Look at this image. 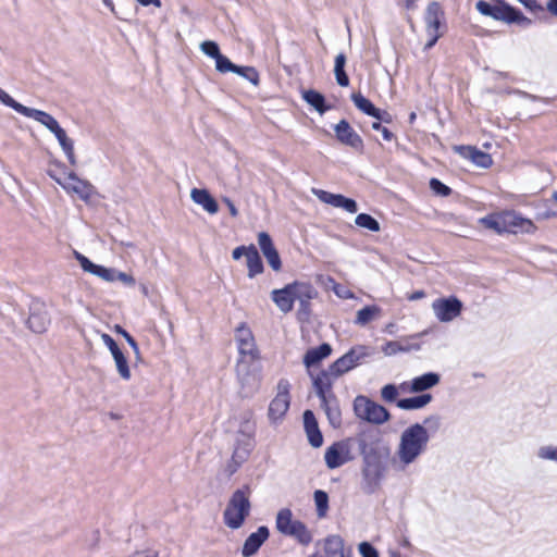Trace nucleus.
Instances as JSON below:
<instances>
[{
    "label": "nucleus",
    "instance_id": "f257e3e1",
    "mask_svg": "<svg viewBox=\"0 0 557 557\" xmlns=\"http://www.w3.org/2000/svg\"><path fill=\"white\" fill-rule=\"evenodd\" d=\"M361 488L363 493L372 495L376 493L386 478L387 460L391 448L384 442L379 430H374L368 443H364L361 453Z\"/></svg>",
    "mask_w": 557,
    "mask_h": 557
},
{
    "label": "nucleus",
    "instance_id": "f03ea898",
    "mask_svg": "<svg viewBox=\"0 0 557 557\" xmlns=\"http://www.w3.org/2000/svg\"><path fill=\"white\" fill-rule=\"evenodd\" d=\"M440 420L438 416H430L423 420V424L413 423L401 432L396 456L403 468L413 463L425 453L431 438L425 425L437 429Z\"/></svg>",
    "mask_w": 557,
    "mask_h": 557
},
{
    "label": "nucleus",
    "instance_id": "7ed1b4c3",
    "mask_svg": "<svg viewBox=\"0 0 557 557\" xmlns=\"http://www.w3.org/2000/svg\"><path fill=\"white\" fill-rule=\"evenodd\" d=\"M374 428H364L355 435L334 442L324 454L325 465L329 469H337L361 455L364 443H368L374 432Z\"/></svg>",
    "mask_w": 557,
    "mask_h": 557
},
{
    "label": "nucleus",
    "instance_id": "20e7f679",
    "mask_svg": "<svg viewBox=\"0 0 557 557\" xmlns=\"http://www.w3.org/2000/svg\"><path fill=\"white\" fill-rule=\"evenodd\" d=\"M251 487L248 484L235 490L223 512V521L232 530L239 529L251 510Z\"/></svg>",
    "mask_w": 557,
    "mask_h": 557
},
{
    "label": "nucleus",
    "instance_id": "39448f33",
    "mask_svg": "<svg viewBox=\"0 0 557 557\" xmlns=\"http://www.w3.org/2000/svg\"><path fill=\"white\" fill-rule=\"evenodd\" d=\"M255 424L249 420L242 422L239 430L237 431L234 450L230 462L226 466V471L230 475L234 474L240 466L246 462L250 456L255 443Z\"/></svg>",
    "mask_w": 557,
    "mask_h": 557
},
{
    "label": "nucleus",
    "instance_id": "423d86ee",
    "mask_svg": "<svg viewBox=\"0 0 557 557\" xmlns=\"http://www.w3.org/2000/svg\"><path fill=\"white\" fill-rule=\"evenodd\" d=\"M237 379L240 385V395L243 397L253 396L261 384V362L260 360L237 361Z\"/></svg>",
    "mask_w": 557,
    "mask_h": 557
},
{
    "label": "nucleus",
    "instance_id": "0eeeda50",
    "mask_svg": "<svg viewBox=\"0 0 557 557\" xmlns=\"http://www.w3.org/2000/svg\"><path fill=\"white\" fill-rule=\"evenodd\" d=\"M33 120L47 127L55 136L70 164L75 165L74 141L67 137L66 132L60 126L59 122L51 114L41 110L37 111Z\"/></svg>",
    "mask_w": 557,
    "mask_h": 557
},
{
    "label": "nucleus",
    "instance_id": "6e6552de",
    "mask_svg": "<svg viewBox=\"0 0 557 557\" xmlns=\"http://www.w3.org/2000/svg\"><path fill=\"white\" fill-rule=\"evenodd\" d=\"M354 410L359 419L373 424H383L391 417L385 407L361 395L355 398Z\"/></svg>",
    "mask_w": 557,
    "mask_h": 557
},
{
    "label": "nucleus",
    "instance_id": "1a4fd4ad",
    "mask_svg": "<svg viewBox=\"0 0 557 557\" xmlns=\"http://www.w3.org/2000/svg\"><path fill=\"white\" fill-rule=\"evenodd\" d=\"M290 384L286 379H281L277 383V393L271 400L268 409V418L273 425L283 421L290 406L289 396Z\"/></svg>",
    "mask_w": 557,
    "mask_h": 557
},
{
    "label": "nucleus",
    "instance_id": "9d476101",
    "mask_svg": "<svg viewBox=\"0 0 557 557\" xmlns=\"http://www.w3.org/2000/svg\"><path fill=\"white\" fill-rule=\"evenodd\" d=\"M235 339L239 352L238 361L260 360L259 350L257 349L252 332L245 323H242L236 329Z\"/></svg>",
    "mask_w": 557,
    "mask_h": 557
},
{
    "label": "nucleus",
    "instance_id": "9b49d317",
    "mask_svg": "<svg viewBox=\"0 0 557 557\" xmlns=\"http://www.w3.org/2000/svg\"><path fill=\"white\" fill-rule=\"evenodd\" d=\"M368 355L366 346H355L329 366L330 372L339 377L356 368Z\"/></svg>",
    "mask_w": 557,
    "mask_h": 557
},
{
    "label": "nucleus",
    "instance_id": "f8f14e48",
    "mask_svg": "<svg viewBox=\"0 0 557 557\" xmlns=\"http://www.w3.org/2000/svg\"><path fill=\"white\" fill-rule=\"evenodd\" d=\"M433 312L440 322H450L460 315L462 302L455 296L437 298L432 304Z\"/></svg>",
    "mask_w": 557,
    "mask_h": 557
},
{
    "label": "nucleus",
    "instance_id": "ddd939ff",
    "mask_svg": "<svg viewBox=\"0 0 557 557\" xmlns=\"http://www.w3.org/2000/svg\"><path fill=\"white\" fill-rule=\"evenodd\" d=\"M27 324L34 333L41 334L47 331L50 324V317L47 307L42 301H32Z\"/></svg>",
    "mask_w": 557,
    "mask_h": 557
},
{
    "label": "nucleus",
    "instance_id": "4468645a",
    "mask_svg": "<svg viewBox=\"0 0 557 557\" xmlns=\"http://www.w3.org/2000/svg\"><path fill=\"white\" fill-rule=\"evenodd\" d=\"M302 283L304 282L296 281L287 284L281 289L272 290L271 298L282 312L287 313L292 311L294 302L296 301L299 286L302 285Z\"/></svg>",
    "mask_w": 557,
    "mask_h": 557
},
{
    "label": "nucleus",
    "instance_id": "2eb2a0df",
    "mask_svg": "<svg viewBox=\"0 0 557 557\" xmlns=\"http://www.w3.org/2000/svg\"><path fill=\"white\" fill-rule=\"evenodd\" d=\"M65 190L76 194L82 200L87 201L95 193V187L87 181L81 180L74 172L67 173L64 181L57 180Z\"/></svg>",
    "mask_w": 557,
    "mask_h": 557
},
{
    "label": "nucleus",
    "instance_id": "dca6fc26",
    "mask_svg": "<svg viewBox=\"0 0 557 557\" xmlns=\"http://www.w3.org/2000/svg\"><path fill=\"white\" fill-rule=\"evenodd\" d=\"M312 194L322 202L330 205L334 208H341L349 213H356L358 211L357 202L347 198L341 194H333L323 189L312 188Z\"/></svg>",
    "mask_w": 557,
    "mask_h": 557
},
{
    "label": "nucleus",
    "instance_id": "f3484780",
    "mask_svg": "<svg viewBox=\"0 0 557 557\" xmlns=\"http://www.w3.org/2000/svg\"><path fill=\"white\" fill-rule=\"evenodd\" d=\"M334 132L337 140L341 144L357 150L363 148L362 138L357 134V132L350 126V124L346 120H341L334 126Z\"/></svg>",
    "mask_w": 557,
    "mask_h": 557
},
{
    "label": "nucleus",
    "instance_id": "a211bd4d",
    "mask_svg": "<svg viewBox=\"0 0 557 557\" xmlns=\"http://www.w3.org/2000/svg\"><path fill=\"white\" fill-rule=\"evenodd\" d=\"M74 257L85 272L90 273L104 282H114V273L116 269L96 264L78 251H74Z\"/></svg>",
    "mask_w": 557,
    "mask_h": 557
},
{
    "label": "nucleus",
    "instance_id": "6ab92c4d",
    "mask_svg": "<svg viewBox=\"0 0 557 557\" xmlns=\"http://www.w3.org/2000/svg\"><path fill=\"white\" fill-rule=\"evenodd\" d=\"M309 374L312 377L313 388L320 400L335 396L332 387L334 380L338 376H335L334 373L330 372V367L326 370L321 371L315 376H313L310 372Z\"/></svg>",
    "mask_w": 557,
    "mask_h": 557
},
{
    "label": "nucleus",
    "instance_id": "aec40b11",
    "mask_svg": "<svg viewBox=\"0 0 557 557\" xmlns=\"http://www.w3.org/2000/svg\"><path fill=\"white\" fill-rule=\"evenodd\" d=\"M268 527L261 525L256 532H252L244 542L242 547L243 557H251L258 553L263 543L269 539Z\"/></svg>",
    "mask_w": 557,
    "mask_h": 557
},
{
    "label": "nucleus",
    "instance_id": "412c9836",
    "mask_svg": "<svg viewBox=\"0 0 557 557\" xmlns=\"http://www.w3.org/2000/svg\"><path fill=\"white\" fill-rule=\"evenodd\" d=\"M351 101L356 106L358 110L363 112L364 114L372 116L379 121L389 122V114L387 112L381 111L376 108L368 98H366L360 92H354L351 95Z\"/></svg>",
    "mask_w": 557,
    "mask_h": 557
},
{
    "label": "nucleus",
    "instance_id": "4be33fe9",
    "mask_svg": "<svg viewBox=\"0 0 557 557\" xmlns=\"http://www.w3.org/2000/svg\"><path fill=\"white\" fill-rule=\"evenodd\" d=\"M318 295L317 289L307 282L299 286L296 300L299 301L298 318L299 320H307L310 314V300Z\"/></svg>",
    "mask_w": 557,
    "mask_h": 557
},
{
    "label": "nucleus",
    "instance_id": "5701e85b",
    "mask_svg": "<svg viewBox=\"0 0 557 557\" xmlns=\"http://www.w3.org/2000/svg\"><path fill=\"white\" fill-rule=\"evenodd\" d=\"M505 233H517L518 231L524 233H532L535 228L531 220L524 219L513 211L504 212Z\"/></svg>",
    "mask_w": 557,
    "mask_h": 557
},
{
    "label": "nucleus",
    "instance_id": "b1692460",
    "mask_svg": "<svg viewBox=\"0 0 557 557\" xmlns=\"http://www.w3.org/2000/svg\"><path fill=\"white\" fill-rule=\"evenodd\" d=\"M304 426L309 444L314 448L321 447L323 444V435L319 429L315 416L311 410L304 412Z\"/></svg>",
    "mask_w": 557,
    "mask_h": 557
},
{
    "label": "nucleus",
    "instance_id": "393cba45",
    "mask_svg": "<svg viewBox=\"0 0 557 557\" xmlns=\"http://www.w3.org/2000/svg\"><path fill=\"white\" fill-rule=\"evenodd\" d=\"M441 381L440 374L435 372H426L422 375L416 376L410 382V392L411 393H422L428 391L435 385H437Z\"/></svg>",
    "mask_w": 557,
    "mask_h": 557
},
{
    "label": "nucleus",
    "instance_id": "a878e982",
    "mask_svg": "<svg viewBox=\"0 0 557 557\" xmlns=\"http://www.w3.org/2000/svg\"><path fill=\"white\" fill-rule=\"evenodd\" d=\"M190 197L195 203L201 206L208 213L215 214L219 211L218 202L207 189L194 188Z\"/></svg>",
    "mask_w": 557,
    "mask_h": 557
},
{
    "label": "nucleus",
    "instance_id": "bb28decb",
    "mask_svg": "<svg viewBox=\"0 0 557 557\" xmlns=\"http://www.w3.org/2000/svg\"><path fill=\"white\" fill-rule=\"evenodd\" d=\"M321 407L324 410L330 424L333 428H338L342 424V412L336 396L320 400Z\"/></svg>",
    "mask_w": 557,
    "mask_h": 557
},
{
    "label": "nucleus",
    "instance_id": "cd10ccee",
    "mask_svg": "<svg viewBox=\"0 0 557 557\" xmlns=\"http://www.w3.org/2000/svg\"><path fill=\"white\" fill-rule=\"evenodd\" d=\"M332 352V347L327 343H323L318 347L310 348L304 356V364L310 369L323 359L327 358Z\"/></svg>",
    "mask_w": 557,
    "mask_h": 557
},
{
    "label": "nucleus",
    "instance_id": "c85d7f7f",
    "mask_svg": "<svg viewBox=\"0 0 557 557\" xmlns=\"http://www.w3.org/2000/svg\"><path fill=\"white\" fill-rule=\"evenodd\" d=\"M0 102L17 113L34 119L35 114L37 113L38 109L26 107L17 101H15L7 91L0 88Z\"/></svg>",
    "mask_w": 557,
    "mask_h": 557
},
{
    "label": "nucleus",
    "instance_id": "c756f323",
    "mask_svg": "<svg viewBox=\"0 0 557 557\" xmlns=\"http://www.w3.org/2000/svg\"><path fill=\"white\" fill-rule=\"evenodd\" d=\"M443 16V11L438 2L433 1L429 3L425 11V24L426 30H435L438 32L441 25V17Z\"/></svg>",
    "mask_w": 557,
    "mask_h": 557
},
{
    "label": "nucleus",
    "instance_id": "7c9ffc66",
    "mask_svg": "<svg viewBox=\"0 0 557 557\" xmlns=\"http://www.w3.org/2000/svg\"><path fill=\"white\" fill-rule=\"evenodd\" d=\"M432 398L431 394H420L409 398H401L397 400V407L403 410H417L430 404Z\"/></svg>",
    "mask_w": 557,
    "mask_h": 557
},
{
    "label": "nucleus",
    "instance_id": "2f4dec72",
    "mask_svg": "<svg viewBox=\"0 0 557 557\" xmlns=\"http://www.w3.org/2000/svg\"><path fill=\"white\" fill-rule=\"evenodd\" d=\"M298 521L299 520L293 519V512L289 508H283L276 515L275 527L280 533L288 535V531H290L292 528H294V523Z\"/></svg>",
    "mask_w": 557,
    "mask_h": 557
},
{
    "label": "nucleus",
    "instance_id": "473e14b6",
    "mask_svg": "<svg viewBox=\"0 0 557 557\" xmlns=\"http://www.w3.org/2000/svg\"><path fill=\"white\" fill-rule=\"evenodd\" d=\"M475 8L482 15L491 16L496 21L504 22L506 9L508 8V5L497 7L492 5L486 1L480 0L475 3Z\"/></svg>",
    "mask_w": 557,
    "mask_h": 557
},
{
    "label": "nucleus",
    "instance_id": "72a5a7b5",
    "mask_svg": "<svg viewBox=\"0 0 557 557\" xmlns=\"http://www.w3.org/2000/svg\"><path fill=\"white\" fill-rule=\"evenodd\" d=\"M304 100L314 108L320 114L325 113L331 109L330 106H326L324 96L313 89L305 90L302 92Z\"/></svg>",
    "mask_w": 557,
    "mask_h": 557
},
{
    "label": "nucleus",
    "instance_id": "f704fd0d",
    "mask_svg": "<svg viewBox=\"0 0 557 557\" xmlns=\"http://www.w3.org/2000/svg\"><path fill=\"white\" fill-rule=\"evenodd\" d=\"M246 260L250 278L263 272V263L256 246H249Z\"/></svg>",
    "mask_w": 557,
    "mask_h": 557
},
{
    "label": "nucleus",
    "instance_id": "c9c22d12",
    "mask_svg": "<svg viewBox=\"0 0 557 557\" xmlns=\"http://www.w3.org/2000/svg\"><path fill=\"white\" fill-rule=\"evenodd\" d=\"M288 532L289 533L287 536L294 537L299 544L304 546H307L312 542L313 536L311 531L300 520L297 523H294V528H292V530Z\"/></svg>",
    "mask_w": 557,
    "mask_h": 557
},
{
    "label": "nucleus",
    "instance_id": "e433bc0d",
    "mask_svg": "<svg viewBox=\"0 0 557 557\" xmlns=\"http://www.w3.org/2000/svg\"><path fill=\"white\" fill-rule=\"evenodd\" d=\"M345 64L346 55L341 52L335 58L334 74L336 83L342 87H347L349 85V77L345 72Z\"/></svg>",
    "mask_w": 557,
    "mask_h": 557
},
{
    "label": "nucleus",
    "instance_id": "4c0bfd02",
    "mask_svg": "<svg viewBox=\"0 0 557 557\" xmlns=\"http://www.w3.org/2000/svg\"><path fill=\"white\" fill-rule=\"evenodd\" d=\"M113 360L116 367V371L120 375V377L124 381H129L132 377L131 369L128 366V361L126 357L124 356L123 351L120 349L115 351L113 355Z\"/></svg>",
    "mask_w": 557,
    "mask_h": 557
},
{
    "label": "nucleus",
    "instance_id": "58836bf2",
    "mask_svg": "<svg viewBox=\"0 0 557 557\" xmlns=\"http://www.w3.org/2000/svg\"><path fill=\"white\" fill-rule=\"evenodd\" d=\"M504 22H506L508 24L516 23L523 27H529L532 24L531 18L527 17L525 15H523V13L520 10H518L511 5H508V8L506 9V15H505Z\"/></svg>",
    "mask_w": 557,
    "mask_h": 557
},
{
    "label": "nucleus",
    "instance_id": "ea45409f",
    "mask_svg": "<svg viewBox=\"0 0 557 557\" xmlns=\"http://www.w3.org/2000/svg\"><path fill=\"white\" fill-rule=\"evenodd\" d=\"M421 345L419 343L410 344V345H403L400 342L397 341H389L385 343V345L382 347V351L386 356H393L400 351H410V350H420Z\"/></svg>",
    "mask_w": 557,
    "mask_h": 557
},
{
    "label": "nucleus",
    "instance_id": "a19ab883",
    "mask_svg": "<svg viewBox=\"0 0 557 557\" xmlns=\"http://www.w3.org/2000/svg\"><path fill=\"white\" fill-rule=\"evenodd\" d=\"M468 157L469 159L478 166L487 169L492 165L493 160L492 157L483 152L481 150H478L476 148L468 147Z\"/></svg>",
    "mask_w": 557,
    "mask_h": 557
},
{
    "label": "nucleus",
    "instance_id": "79ce46f5",
    "mask_svg": "<svg viewBox=\"0 0 557 557\" xmlns=\"http://www.w3.org/2000/svg\"><path fill=\"white\" fill-rule=\"evenodd\" d=\"M481 224L486 228L494 230L498 234L505 233L504 213L490 214L480 220Z\"/></svg>",
    "mask_w": 557,
    "mask_h": 557
},
{
    "label": "nucleus",
    "instance_id": "37998d69",
    "mask_svg": "<svg viewBox=\"0 0 557 557\" xmlns=\"http://www.w3.org/2000/svg\"><path fill=\"white\" fill-rule=\"evenodd\" d=\"M313 499L317 508V515L319 518H324L329 510V495L322 490H317L313 493Z\"/></svg>",
    "mask_w": 557,
    "mask_h": 557
},
{
    "label": "nucleus",
    "instance_id": "c03bdc74",
    "mask_svg": "<svg viewBox=\"0 0 557 557\" xmlns=\"http://www.w3.org/2000/svg\"><path fill=\"white\" fill-rule=\"evenodd\" d=\"M355 223L357 226L371 232H379L381 230L379 221L368 213H359L355 219Z\"/></svg>",
    "mask_w": 557,
    "mask_h": 557
},
{
    "label": "nucleus",
    "instance_id": "a18cd8bd",
    "mask_svg": "<svg viewBox=\"0 0 557 557\" xmlns=\"http://www.w3.org/2000/svg\"><path fill=\"white\" fill-rule=\"evenodd\" d=\"M325 555L344 554V541L339 535H330L325 539Z\"/></svg>",
    "mask_w": 557,
    "mask_h": 557
},
{
    "label": "nucleus",
    "instance_id": "49530a36",
    "mask_svg": "<svg viewBox=\"0 0 557 557\" xmlns=\"http://www.w3.org/2000/svg\"><path fill=\"white\" fill-rule=\"evenodd\" d=\"M379 312H380V308L379 307H376V306H366V307L361 308L360 310H358L355 323L359 324V325H366Z\"/></svg>",
    "mask_w": 557,
    "mask_h": 557
},
{
    "label": "nucleus",
    "instance_id": "de8ad7c7",
    "mask_svg": "<svg viewBox=\"0 0 557 557\" xmlns=\"http://www.w3.org/2000/svg\"><path fill=\"white\" fill-rule=\"evenodd\" d=\"M234 73L242 76L246 81L250 82L252 85H259V73L252 66H239L237 65Z\"/></svg>",
    "mask_w": 557,
    "mask_h": 557
},
{
    "label": "nucleus",
    "instance_id": "09e8293b",
    "mask_svg": "<svg viewBox=\"0 0 557 557\" xmlns=\"http://www.w3.org/2000/svg\"><path fill=\"white\" fill-rule=\"evenodd\" d=\"M536 456L541 460H548L557 463V446L543 445L539 447Z\"/></svg>",
    "mask_w": 557,
    "mask_h": 557
},
{
    "label": "nucleus",
    "instance_id": "8fccbe9b",
    "mask_svg": "<svg viewBox=\"0 0 557 557\" xmlns=\"http://www.w3.org/2000/svg\"><path fill=\"white\" fill-rule=\"evenodd\" d=\"M236 66V64H234L227 57L222 53L215 60V70L220 73H234Z\"/></svg>",
    "mask_w": 557,
    "mask_h": 557
},
{
    "label": "nucleus",
    "instance_id": "3c124183",
    "mask_svg": "<svg viewBox=\"0 0 557 557\" xmlns=\"http://www.w3.org/2000/svg\"><path fill=\"white\" fill-rule=\"evenodd\" d=\"M200 49L206 55L214 60H216V58H219V55L221 54L219 45L212 40H206L201 42Z\"/></svg>",
    "mask_w": 557,
    "mask_h": 557
},
{
    "label": "nucleus",
    "instance_id": "603ef678",
    "mask_svg": "<svg viewBox=\"0 0 557 557\" xmlns=\"http://www.w3.org/2000/svg\"><path fill=\"white\" fill-rule=\"evenodd\" d=\"M263 256L264 258L267 259L269 265L274 270V271H280L281 268H282V262H281V258H280V255L276 250V248H272L265 252H263Z\"/></svg>",
    "mask_w": 557,
    "mask_h": 557
},
{
    "label": "nucleus",
    "instance_id": "864d4df0",
    "mask_svg": "<svg viewBox=\"0 0 557 557\" xmlns=\"http://www.w3.org/2000/svg\"><path fill=\"white\" fill-rule=\"evenodd\" d=\"M430 188L432 189V191L434 194L442 196V197H447L451 193V189L437 178L430 180Z\"/></svg>",
    "mask_w": 557,
    "mask_h": 557
},
{
    "label": "nucleus",
    "instance_id": "5fc2aeb1",
    "mask_svg": "<svg viewBox=\"0 0 557 557\" xmlns=\"http://www.w3.org/2000/svg\"><path fill=\"white\" fill-rule=\"evenodd\" d=\"M382 398L387 403H393L398 396V389L394 384H386L381 389Z\"/></svg>",
    "mask_w": 557,
    "mask_h": 557
},
{
    "label": "nucleus",
    "instance_id": "6e6d98bb",
    "mask_svg": "<svg viewBox=\"0 0 557 557\" xmlns=\"http://www.w3.org/2000/svg\"><path fill=\"white\" fill-rule=\"evenodd\" d=\"M114 331L119 334H121L124 339H126V342L128 343V345L132 347V349L134 350V352L138 356L139 355V347H138V344L137 342L134 339V337L126 331L124 330L121 325L116 324L114 326Z\"/></svg>",
    "mask_w": 557,
    "mask_h": 557
},
{
    "label": "nucleus",
    "instance_id": "4d7b16f0",
    "mask_svg": "<svg viewBox=\"0 0 557 557\" xmlns=\"http://www.w3.org/2000/svg\"><path fill=\"white\" fill-rule=\"evenodd\" d=\"M361 557H379L377 549L369 542H361L358 545Z\"/></svg>",
    "mask_w": 557,
    "mask_h": 557
},
{
    "label": "nucleus",
    "instance_id": "13d9d810",
    "mask_svg": "<svg viewBox=\"0 0 557 557\" xmlns=\"http://www.w3.org/2000/svg\"><path fill=\"white\" fill-rule=\"evenodd\" d=\"M258 244H259V247H260L262 253L274 248L272 238L267 232L259 233Z\"/></svg>",
    "mask_w": 557,
    "mask_h": 557
},
{
    "label": "nucleus",
    "instance_id": "bf43d9fd",
    "mask_svg": "<svg viewBox=\"0 0 557 557\" xmlns=\"http://www.w3.org/2000/svg\"><path fill=\"white\" fill-rule=\"evenodd\" d=\"M115 281H120L125 286H129V287H133L136 284V280L132 274H128L126 272H121L119 270H115V273H114V282Z\"/></svg>",
    "mask_w": 557,
    "mask_h": 557
},
{
    "label": "nucleus",
    "instance_id": "052dcab7",
    "mask_svg": "<svg viewBox=\"0 0 557 557\" xmlns=\"http://www.w3.org/2000/svg\"><path fill=\"white\" fill-rule=\"evenodd\" d=\"M381 122H382V121H379V120H376L375 122H373V123H372V128H373L374 131H379V132H381V134H382V136H383L384 140H386V141H391V140L393 139L394 135H393V133H392L388 128L384 127V126L381 124Z\"/></svg>",
    "mask_w": 557,
    "mask_h": 557
},
{
    "label": "nucleus",
    "instance_id": "680f3d73",
    "mask_svg": "<svg viewBox=\"0 0 557 557\" xmlns=\"http://www.w3.org/2000/svg\"><path fill=\"white\" fill-rule=\"evenodd\" d=\"M101 339H102L103 344L110 350L111 355H113L115 351L120 350V347L117 346L116 342L109 334L102 333Z\"/></svg>",
    "mask_w": 557,
    "mask_h": 557
},
{
    "label": "nucleus",
    "instance_id": "e2e57ef3",
    "mask_svg": "<svg viewBox=\"0 0 557 557\" xmlns=\"http://www.w3.org/2000/svg\"><path fill=\"white\" fill-rule=\"evenodd\" d=\"M426 33H428L430 39L425 44L424 50L431 49L436 44L438 38L441 37V34L438 32H435V30H426Z\"/></svg>",
    "mask_w": 557,
    "mask_h": 557
},
{
    "label": "nucleus",
    "instance_id": "0e129e2a",
    "mask_svg": "<svg viewBox=\"0 0 557 557\" xmlns=\"http://www.w3.org/2000/svg\"><path fill=\"white\" fill-rule=\"evenodd\" d=\"M100 541V532L92 531L90 536L87 539V545L90 549H95Z\"/></svg>",
    "mask_w": 557,
    "mask_h": 557
},
{
    "label": "nucleus",
    "instance_id": "69168bd1",
    "mask_svg": "<svg viewBox=\"0 0 557 557\" xmlns=\"http://www.w3.org/2000/svg\"><path fill=\"white\" fill-rule=\"evenodd\" d=\"M248 249H249V246L246 247V246H238L236 247L233 252H232V257L234 260H238L240 259L243 256L247 257V253H248Z\"/></svg>",
    "mask_w": 557,
    "mask_h": 557
},
{
    "label": "nucleus",
    "instance_id": "338daca9",
    "mask_svg": "<svg viewBox=\"0 0 557 557\" xmlns=\"http://www.w3.org/2000/svg\"><path fill=\"white\" fill-rule=\"evenodd\" d=\"M223 201L227 206V208L230 210V214L232 216H234V218L237 216L238 215V210L235 207L234 202L230 198H224Z\"/></svg>",
    "mask_w": 557,
    "mask_h": 557
},
{
    "label": "nucleus",
    "instance_id": "774afa93",
    "mask_svg": "<svg viewBox=\"0 0 557 557\" xmlns=\"http://www.w3.org/2000/svg\"><path fill=\"white\" fill-rule=\"evenodd\" d=\"M546 9L552 15L557 16V0H548Z\"/></svg>",
    "mask_w": 557,
    "mask_h": 557
}]
</instances>
